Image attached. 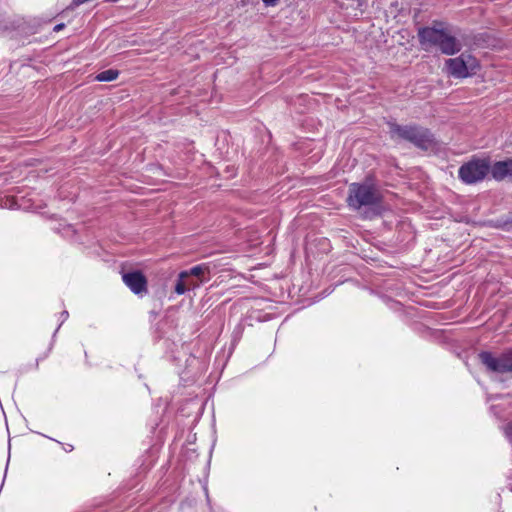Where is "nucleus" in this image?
I'll return each mask as SVG.
<instances>
[{"mask_svg":"<svg viewBox=\"0 0 512 512\" xmlns=\"http://www.w3.org/2000/svg\"><path fill=\"white\" fill-rule=\"evenodd\" d=\"M418 37L425 50L438 47L443 54L454 55L462 49V44L443 29L424 27L419 30Z\"/></svg>","mask_w":512,"mask_h":512,"instance_id":"f257e3e1","label":"nucleus"},{"mask_svg":"<svg viewBox=\"0 0 512 512\" xmlns=\"http://www.w3.org/2000/svg\"><path fill=\"white\" fill-rule=\"evenodd\" d=\"M388 125L392 139L408 141L422 150L433 149L436 145L433 134L424 127L417 125H399L396 123H389Z\"/></svg>","mask_w":512,"mask_h":512,"instance_id":"f03ea898","label":"nucleus"},{"mask_svg":"<svg viewBox=\"0 0 512 512\" xmlns=\"http://www.w3.org/2000/svg\"><path fill=\"white\" fill-rule=\"evenodd\" d=\"M381 197L378 190L368 183H352L349 186L348 204L353 209H360L362 206L376 205Z\"/></svg>","mask_w":512,"mask_h":512,"instance_id":"7ed1b4c3","label":"nucleus"},{"mask_svg":"<svg viewBox=\"0 0 512 512\" xmlns=\"http://www.w3.org/2000/svg\"><path fill=\"white\" fill-rule=\"evenodd\" d=\"M490 170L488 159L473 158L460 166L458 176L465 184H474L482 181Z\"/></svg>","mask_w":512,"mask_h":512,"instance_id":"20e7f679","label":"nucleus"},{"mask_svg":"<svg viewBox=\"0 0 512 512\" xmlns=\"http://www.w3.org/2000/svg\"><path fill=\"white\" fill-rule=\"evenodd\" d=\"M448 73L455 78H466L479 68L477 59L471 54L462 53L459 57L447 59Z\"/></svg>","mask_w":512,"mask_h":512,"instance_id":"39448f33","label":"nucleus"},{"mask_svg":"<svg viewBox=\"0 0 512 512\" xmlns=\"http://www.w3.org/2000/svg\"><path fill=\"white\" fill-rule=\"evenodd\" d=\"M479 358L481 363L491 372L512 373V349L497 355L491 352H481Z\"/></svg>","mask_w":512,"mask_h":512,"instance_id":"423d86ee","label":"nucleus"},{"mask_svg":"<svg viewBox=\"0 0 512 512\" xmlns=\"http://www.w3.org/2000/svg\"><path fill=\"white\" fill-rule=\"evenodd\" d=\"M122 280L134 294L147 292V279L141 271L123 273Z\"/></svg>","mask_w":512,"mask_h":512,"instance_id":"0eeeda50","label":"nucleus"},{"mask_svg":"<svg viewBox=\"0 0 512 512\" xmlns=\"http://www.w3.org/2000/svg\"><path fill=\"white\" fill-rule=\"evenodd\" d=\"M489 172L496 181H512V160L507 159L495 162L493 165H490Z\"/></svg>","mask_w":512,"mask_h":512,"instance_id":"6e6552de","label":"nucleus"},{"mask_svg":"<svg viewBox=\"0 0 512 512\" xmlns=\"http://www.w3.org/2000/svg\"><path fill=\"white\" fill-rule=\"evenodd\" d=\"M210 269L207 264H200L192 267L190 270L180 272L181 279H189V277L194 276L200 279L201 282L204 281L203 277L205 274H209Z\"/></svg>","mask_w":512,"mask_h":512,"instance_id":"1a4fd4ad","label":"nucleus"},{"mask_svg":"<svg viewBox=\"0 0 512 512\" xmlns=\"http://www.w3.org/2000/svg\"><path fill=\"white\" fill-rule=\"evenodd\" d=\"M199 284L193 282V281H190L188 279H181L180 278V274L178 275V280L176 282V285H175V292L178 294V295H182L184 294L189 288H195V287H198Z\"/></svg>","mask_w":512,"mask_h":512,"instance_id":"9d476101","label":"nucleus"},{"mask_svg":"<svg viewBox=\"0 0 512 512\" xmlns=\"http://www.w3.org/2000/svg\"><path fill=\"white\" fill-rule=\"evenodd\" d=\"M119 75L118 70L108 69L98 73L95 79L99 82H110L115 80Z\"/></svg>","mask_w":512,"mask_h":512,"instance_id":"9b49d317","label":"nucleus"},{"mask_svg":"<svg viewBox=\"0 0 512 512\" xmlns=\"http://www.w3.org/2000/svg\"><path fill=\"white\" fill-rule=\"evenodd\" d=\"M263 3L266 5V6H276L279 2V0H262Z\"/></svg>","mask_w":512,"mask_h":512,"instance_id":"f8f14e48","label":"nucleus"},{"mask_svg":"<svg viewBox=\"0 0 512 512\" xmlns=\"http://www.w3.org/2000/svg\"><path fill=\"white\" fill-rule=\"evenodd\" d=\"M63 26H64V24H58L55 26L54 30L59 31L60 29L63 28Z\"/></svg>","mask_w":512,"mask_h":512,"instance_id":"ddd939ff","label":"nucleus"},{"mask_svg":"<svg viewBox=\"0 0 512 512\" xmlns=\"http://www.w3.org/2000/svg\"><path fill=\"white\" fill-rule=\"evenodd\" d=\"M67 316H68V312L67 311L63 312V317H67Z\"/></svg>","mask_w":512,"mask_h":512,"instance_id":"4468645a","label":"nucleus"},{"mask_svg":"<svg viewBox=\"0 0 512 512\" xmlns=\"http://www.w3.org/2000/svg\"><path fill=\"white\" fill-rule=\"evenodd\" d=\"M67 316H68V312L67 311L63 312V317H67Z\"/></svg>","mask_w":512,"mask_h":512,"instance_id":"2eb2a0df","label":"nucleus"}]
</instances>
